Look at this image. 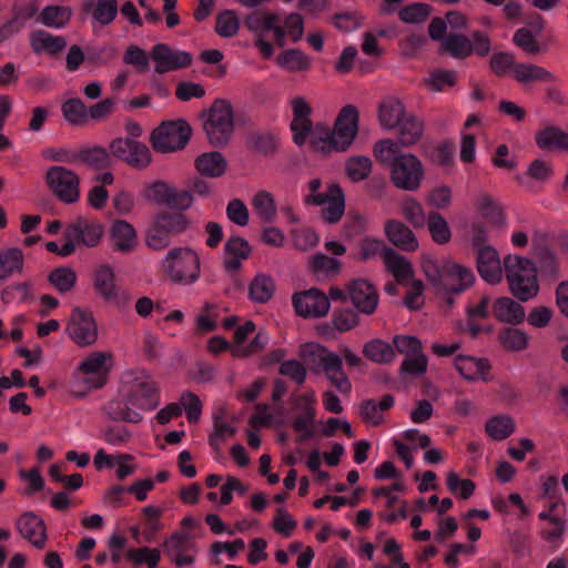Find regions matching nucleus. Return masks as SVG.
Here are the masks:
<instances>
[{
    "label": "nucleus",
    "instance_id": "69168bd1",
    "mask_svg": "<svg viewBox=\"0 0 568 568\" xmlns=\"http://www.w3.org/2000/svg\"><path fill=\"white\" fill-rule=\"evenodd\" d=\"M118 13L116 0H98L92 12L93 18L103 26L110 24Z\"/></svg>",
    "mask_w": 568,
    "mask_h": 568
},
{
    "label": "nucleus",
    "instance_id": "4c0bfd02",
    "mask_svg": "<svg viewBox=\"0 0 568 568\" xmlns=\"http://www.w3.org/2000/svg\"><path fill=\"white\" fill-rule=\"evenodd\" d=\"M23 267V253L18 247L0 251V281H4L14 272L20 273Z\"/></svg>",
    "mask_w": 568,
    "mask_h": 568
},
{
    "label": "nucleus",
    "instance_id": "79ce46f5",
    "mask_svg": "<svg viewBox=\"0 0 568 568\" xmlns=\"http://www.w3.org/2000/svg\"><path fill=\"white\" fill-rule=\"evenodd\" d=\"M78 162L92 166L97 170L110 165L111 159L108 151L102 146H92L77 151Z\"/></svg>",
    "mask_w": 568,
    "mask_h": 568
},
{
    "label": "nucleus",
    "instance_id": "7c9ffc66",
    "mask_svg": "<svg viewBox=\"0 0 568 568\" xmlns=\"http://www.w3.org/2000/svg\"><path fill=\"white\" fill-rule=\"evenodd\" d=\"M250 244L242 237H231L225 243V252L231 255L226 258L224 266L227 271H239L241 267V260H246L251 254Z\"/></svg>",
    "mask_w": 568,
    "mask_h": 568
},
{
    "label": "nucleus",
    "instance_id": "412c9836",
    "mask_svg": "<svg viewBox=\"0 0 568 568\" xmlns=\"http://www.w3.org/2000/svg\"><path fill=\"white\" fill-rule=\"evenodd\" d=\"M17 529L20 535L29 540L34 547L41 549L47 541L45 526L43 520L33 513H24L17 520Z\"/></svg>",
    "mask_w": 568,
    "mask_h": 568
},
{
    "label": "nucleus",
    "instance_id": "09e8293b",
    "mask_svg": "<svg viewBox=\"0 0 568 568\" xmlns=\"http://www.w3.org/2000/svg\"><path fill=\"white\" fill-rule=\"evenodd\" d=\"M142 514L144 516V541L152 542L155 536L163 529V525L160 521L162 510L159 507L150 505L142 509Z\"/></svg>",
    "mask_w": 568,
    "mask_h": 568
},
{
    "label": "nucleus",
    "instance_id": "774afa93",
    "mask_svg": "<svg viewBox=\"0 0 568 568\" xmlns=\"http://www.w3.org/2000/svg\"><path fill=\"white\" fill-rule=\"evenodd\" d=\"M454 151L453 142H444L434 148L429 154V160L438 166L450 168L454 164Z\"/></svg>",
    "mask_w": 568,
    "mask_h": 568
},
{
    "label": "nucleus",
    "instance_id": "f8f14e48",
    "mask_svg": "<svg viewBox=\"0 0 568 568\" xmlns=\"http://www.w3.org/2000/svg\"><path fill=\"white\" fill-rule=\"evenodd\" d=\"M112 366V357H85L74 373V378L88 389L101 388L106 383Z\"/></svg>",
    "mask_w": 568,
    "mask_h": 568
},
{
    "label": "nucleus",
    "instance_id": "4be33fe9",
    "mask_svg": "<svg viewBox=\"0 0 568 568\" xmlns=\"http://www.w3.org/2000/svg\"><path fill=\"white\" fill-rule=\"evenodd\" d=\"M396 128L397 140H394V144H397V150L415 145L424 133L423 121L413 113H407Z\"/></svg>",
    "mask_w": 568,
    "mask_h": 568
},
{
    "label": "nucleus",
    "instance_id": "4d7b16f0",
    "mask_svg": "<svg viewBox=\"0 0 568 568\" xmlns=\"http://www.w3.org/2000/svg\"><path fill=\"white\" fill-rule=\"evenodd\" d=\"M278 20L280 16L277 13L254 11L246 16L244 23L253 32L271 31Z\"/></svg>",
    "mask_w": 568,
    "mask_h": 568
},
{
    "label": "nucleus",
    "instance_id": "72a5a7b5",
    "mask_svg": "<svg viewBox=\"0 0 568 568\" xmlns=\"http://www.w3.org/2000/svg\"><path fill=\"white\" fill-rule=\"evenodd\" d=\"M536 143L542 150H568V133L556 126H548L536 135Z\"/></svg>",
    "mask_w": 568,
    "mask_h": 568
},
{
    "label": "nucleus",
    "instance_id": "f257e3e1",
    "mask_svg": "<svg viewBox=\"0 0 568 568\" xmlns=\"http://www.w3.org/2000/svg\"><path fill=\"white\" fill-rule=\"evenodd\" d=\"M121 399H112L104 406L105 414L115 422L139 423V410H153L160 405V389L144 369H131L121 377Z\"/></svg>",
    "mask_w": 568,
    "mask_h": 568
},
{
    "label": "nucleus",
    "instance_id": "864d4df0",
    "mask_svg": "<svg viewBox=\"0 0 568 568\" xmlns=\"http://www.w3.org/2000/svg\"><path fill=\"white\" fill-rule=\"evenodd\" d=\"M372 168V160L368 156L359 155L348 159L345 169L352 181L359 182L368 178Z\"/></svg>",
    "mask_w": 568,
    "mask_h": 568
},
{
    "label": "nucleus",
    "instance_id": "0eeeda50",
    "mask_svg": "<svg viewBox=\"0 0 568 568\" xmlns=\"http://www.w3.org/2000/svg\"><path fill=\"white\" fill-rule=\"evenodd\" d=\"M168 277L176 284H192L200 277V257L190 247L171 250L164 260Z\"/></svg>",
    "mask_w": 568,
    "mask_h": 568
},
{
    "label": "nucleus",
    "instance_id": "1a4fd4ad",
    "mask_svg": "<svg viewBox=\"0 0 568 568\" xmlns=\"http://www.w3.org/2000/svg\"><path fill=\"white\" fill-rule=\"evenodd\" d=\"M191 133V126L183 120L163 122L152 131L150 142L158 152H174L186 145Z\"/></svg>",
    "mask_w": 568,
    "mask_h": 568
},
{
    "label": "nucleus",
    "instance_id": "cd10ccee",
    "mask_svg": "<svg viewBox=\"0 0 568 568\" xmlns=\"http://www.w3.org/2000/svg\"><path fill=\"white\" fill-rule=\"evenodd\" d=\"M384 264L386 271L394 276L398 284H407L414 275L409 260L393 248L386 251Z\"/></svg>",
    "mask_w": 568,
    "mask_h": 568
},
{
    "label": "nucleus",
    "instance_id": "ddd939ff",
    "mask_svg": "<svg viewBox=\"0 0 568 568\" xmlns=\"http://www.w3.org/2000/svg\"><path fill=\"white\" fill-rule=\"evenodd\" d=\"M473 281V273L468 268L459 264L447 263L444 265L443 276L436 292L443 295L458 294L469 287ZM446 302L450 306L453 298L447 296Z\"/></svg>",
    "mask_w": 568,
    "mask_h": 568
},
{
    "label": "nucleus",
    "instance_id": "13d9d810",
    "mask_svg": "<svg viewBox=\"0 0 568 568\" xmlns=\"http://www.w3.org/2000/svg\"><path fill=\"white\" fill-rule=\"evenodd\" d=\"M48 281L60 292H70L77 282V274L70 267L54 268L48 276Z\"/></svg>",
    "mask_w": 568,
    "mask_h": 568
},
{
    "label": "nucleus",
    "instance_id": "6ab92c4d",
    "mask_svg": "<svg viewBox=\"0 0 568 568\" xmlns=\"http://www.w3.org/2000/svg\"><path fill=\"white\" fill-rule=\"evenodd\" d=\"M293 120L291 130L294 132L293 141L297 145H303L312 130V121L310 115L312 108L304 98H295L292 100Z\"/></svg>",
    "mask_w": 568,
    "mask_h": 568
},
{
    "label": "nucleus",
    "instance_id": "49530a36",
    "mask_svg": "<svg viewBox=\"0 0 568 568\" xmlns=\"http://www.w3.org/2000/svg\"><path fill=\"white\" fill-rule=\"evenodd\" d=\"M61 111L64 119L73 125H83L89 121L88 109L79 98L63 102Z\"/></svg>",
    "mask_w": 568,
    "mask_h": 568
},
{
    "label": "nucleus",
    "instance_id": "20e7f679",
    "mask_svg": "<svg viewBox=\"0 0 568 568\" xmlns=\"http://www.w3.org/2000/svg\"><path fill=\"white\" fill-rule=\"evenodd\" d=\"M504 266L510 292L515 297L526 302L537 295L539 285L536 268L528 258L509 255L505 258Z\"/></svg>",
    "mask_w": 568,
    "mask_h": 568
},
{
    "label": "nucleus",
    "instance_id": "dca6fc26",
    "mask_svg": "<svg viewBox=\"0 0 568 568\" xmlns=\"http://www.w3.org/2000/svg\"><path fill=\"white\" fill-rule=\"evenodd\" d=\"M151 59L155 63L159 74L186 68L192 63V55L185 51H175L164 43H159L151 51Z\"/></svg>",
    "mask_w": 568,
    "mask_h": 568
},
{
    "label": "nucleus",
    "instance_id": "2eb2a0df",
    "mask_svg": "<svg viewBox=\"0 0 568 568\" xmlns=\"http://www.w3.org/2000/svg\"><path fill=\"white\" fill-rule=\"evenodd\" d=\"M293 304L296 313L303 317H322L329 310L327 295L315 287L294 294Z\"/></svg>",
    "mask_w": 568,
    "mask_h": 568
},
{
    "label": "nucleus",
    "instance_id": "a878e982",
    "mask_svg": "<svg viewBox=\"0 0 568 568\" xmlns=\"http://www.w3.org/2000/svg\"><path fill=\"white\" fill-rule=\"evenodd\" d=\"M491 308L495 318L499 322L516 325L525 320L524 306L510 297L503 296L497 298Z\"/></svg>",
    "mask_w": 568,
    "mask_h": 568
},
{
    "label": "nucleus",
    "instance_id": "39448f33",
    "mask_svg": "<svg viewBox=\"0 0 568 568\" xmlns=\"http://www.w3.org/2000/svg\"><path fill=\"white\" fill-rule=\"evenodd\" d=\"M205 118L203 129L211 145L225 146L234 132V112L231 103L223 99L215 100L207 111L202 112Z\"/></svg>",
    "mask_w": 568,
    "mask_h": 568
},
{
    "label": "nucleus",
    "instance_id": "2f4dec72",
    "mask_svg": "<svg viewBox=\"0 0 568 568\" xmlns=\"http://www.w3.org/2000/svg\"><path fill=\"white\" fill-rule=\"evenodd\" d=\"M342 263L326 254H315L308 261V268L318 278H329L339 274Z\"/></svg>",
    "mask_w": 568,
    "mask_h": 568
},
{
    "label": "nucleus",
    "instance_id": "052dcab7",
    "mask_svg": "<svg viewBox=\"0 0 568 568\" xmlns=\"http://www.w3.org/2000/svg\"><path fill=\"white\" fill-rule=\"evenodd\" d=\"M430 14V7L427 3L416 2L399 10L398 17L405 23L424 22Z\"/></svg>",
    "mask_w": 568,
    "mask_h": 568
},
{
    "label": "nucleus",
    "instance_id": "e2e57ef3",
    "mask_svg": "<svg viewBox=\"0 0 568 568\" xmlns=\"http://www.w3.org/2000/svg\"><path fill=\"white\" fill-rule=\"evenodd\" d=\"M81 243L85 246H95L102 239L103 227L98 223L89 222L84 219H78Z\"/></svg>",
    "mask_w": 568,
    "mask_h": 568
},
{
    "label": "nucleus",
    "instance_id": "f03ea898",
    "mask_svg": "<svg viewBox=\"0 0 568 568\" xmlns=\"http://www.w3.org/2000/svg\"><path fill=\"white\" fill-rule=\"evenodd\" d=\"M393 139H382L375 142L373 155L376 161L388 168L392 184L403 191L419 190L425 179L423 162L413 153L397 150Z\"/></svg>",
    "mask_w": 568,
    "mask_h": 568
},
{
    "label": "nucleus",
    "instance_id": "f3484780",
    "mask_svg": "<svg viewBox=\"0 0 568 568\" xmlns=\"http://www.w3.org/2000/svg\"><path fill=\"white\" fill-rule=\"evenodd\" d=\"M296 408L300 409V413L293 419L292 427L300 435L297 443L302 444L315 436L316 410L313 407L312 399L306 395L298 397Z\"/></svg>",
    "mask_w": 568,
    "mask_h": 568
},
{
    "label": "nucleus",
    "instance_id": "5fc2aeb1",
    "mask_svg": "<svg viewBox=\"0 0 568 568\" xmlns=\"http://www.w3.org/2000/svg\"><path fill=\"white\" fill-rule=\"evenodd\" d=\"M126 558L135 566L145 564L149 568H156L161 560V552L156 548L144 546L128 550Z\"/></svg>",
    "mask_w": 568,
    "mask_h": 568
},
{
    "label": "nucleus",
    "instance_id": "473e14b6",
    "mask_svg": "<svg viewBox=\"0 0 568 568\" xmlns=\"http://www.w3.org/2000/svg\"><path fill=\"white\" fill-rule=\"evenodd\" d=\"M514 78L519 83H530L535 81L554 82L556 77L550 71L537 64L519 63L514 69Z\"/></svg>",
    "mask_w": 568,
    "mask_h": 568
},
{
    "label": "nucleus",
    "instance_id": "a19ab883",
    "mask_svg": "<svg viewBox=\"0 0 568 568\" xmlns=\"http://www.w3.org/2000/svg\"><path fill=\"white\" fill-rule=\"evenodd\" d=\"M165 554L171 557L180 552H192L195 545L191 534L184 530H176L168 537L163 542Z\"/></svg>",
    "mask_w": 568,
    "mask_h": 568
},
{
    "label": "nucleus",
    "instance_id": "b1692460",
    "mask_svg": "<svg viewBox=\"0 0 568 568\" xmlns=\"http://www.w3.org/2000/svg\"><path fill=\"white\" fill-rule=\"evenodd\" d=\"M454 365L460 375L468 381H488L490 364L487 357H454Z\"/></svg>",
    "mask_w": 568,
    "mask_h": 568
},
{
    "label": "nucleus",
    "instance_id": "37998d69",
    "mask_svg": "<svg viewBox=\"0 0 568 568\" xmlns=\"http://www.w3.org/2000/svg\"><path fill=\"white\" fill-rule=\"evenodd\" d=\"M485 428L493 439L500 442L508 438L515 432V424L511 417L497 415L487 420Z\"/></svg>",
    "mask_w": 568,
    "mask_h": 568
},
{
    "label": "nucleus",
    "instance_id": "7ed1b4c3",
    "mask_svg": "<svg viewBox=\"0 0 568 568\" xmlns=\"http://www.w3.org/2000/svg\"><path fill=\"white\" fill-rule=\"evenodd\" d=\"M324 138L317 136L310 144L315 152L328 154L331 151H345L358 131V111L354 105H345L334 124V130L324 129Z\"/></svg>",
    "mask_w": 568,
    "mask_h": 568
},
{
    "label": "nucleus",
    "instance_id": "c756f323",
    "mask_svg": "<svg viewBox=\"0 0 568 568\" xmlns=\"http://www.w3.org/2000/svg\"><path fill=\"white\" fill-rule=\"evenodd\" d=\"M195 168L201 175L219 178L226 170V160L220 152L203 153L195 160Z\"/></svg>",
    "mask_w": 568,
    "mask_h": 568
},
{
    "label": "nucleus",
    "instance_id": "338daca9",
    "mask_svg": "<svg viewBox=\"0 0 568 568\" xmlns=\"http://www.w3.org/2000/svg\"><path fill=\"white\" fill-rule=\"evenodd\" d=\"M447 487L453 494L458 495L463 499H468L475 490L473 480L462 479L454 471L447 475Z\"/></svg>",
    "mask_w": 568,
    "mask_h": 568
},
{
    "label": "nucleus",
    "instance_id": "e433bc0d",
    "mask_svg": "<svg viewBox=\"0 0 568 568\" xmlns=\"http://www.w3.org/2000/svg\"><path fill=\"white\" fill-rule=\"evenodd\" d=\"M114 247L121 252L131 251L136 243V233L131 224L116 221L112 227Z\"/></svg>",
    "mask_w": 568,
    "mask_h": 568
},
{
    "label": "nucleus",
    "instance_id": "603ef678",
    "mask_svg": "<svg viewBox=\"0 0 568 568\" xmlns=\"http://www.w3.org/2000/svg\"><path fill=\"white\" fill-rule=\"evenodd\" d=\"M275 284L270 276L266 275H257L254 277L250 285V295L251 297L258 302L264 303L267 302L274 293Z\"/></svg>",
    "mask_w": 568,
    "mask_h": 568
},
{
    "label": "nucleus",
    "instance_id": "aec40b11",
    "mask_svg": "<svg viewBox=\"0 0 568 568\" xmlns=\"http://www.w3.org/2000/svg\"><path fill=\"white\" fill-rule=\"evenodd\" d=\"M385 234L388 241L397 248L405 252H415L418 241L408 225L398 220L385 222Z\"/></svg>",
    "mask_w": 568,
    "mask_h": 568
},
{
    "label": "nucleus",
    "instance_id": "3c124183",
    "mask_svg": "<svg viewBox=\"0 0 568 568\" xmlns=\"http://www.w3.org/2000/svg\"><path fill=\"white\" fill-rule=\"evenodd\" d=\"M400 212L414 227H423L426 216L422 204L414 197L407 196L400 203Z\"/></svg>",
    "mask_w": 568,
    "mask_h": 568
},
{
    "label": "nucleus",
    "instance_id": "9d476101",
    "mask_svg": "<svg viewBox=\"0 0 568 568\" xmlns=\"http://www.w3.org/2000/svg\"><path fill=\"white\" fill-rule=\"evenodd\" d=\"M45 182L52 193L64 203H74L80 196V179L63 166H51L45 173Z\"/></svg>",
    "mask_w": 568,
    "mask_h": 568
},
{
    "label": "nucleus",
    "instance_id": "5701e85b",
    "mask_svg": "<svg viewBox=\"0 0 568 568\" xmlns=\"http://www.w3.org/2000/svg\"><path fill=\"white\" fill-rule=\"evenodd\" d=\"M477 267L479 274L490 283L501 280L503 271L498 253L491 246L479 247L477 251Z\"/></svg>",
    "mask_w": 568,
    "mask_h": 568
},
{
    "label": "nucleus",
    "instance_id": "f704fd0d",
    "mask_svg": "<svg viewBox=\"0 0 568 568\" xmlns=\"http://www.w3.org/2000/svg\"><path fill=\"white\" fill-rule=\"evenodd\" d=\"M31 47L34 52L48 51L51 54L61 52L67 47L64 38L52 36L43 30L34 31L30 38Z\"/></svg>",
    "mask_w": 568,
    "mask_h": 568
},
{
    "label": "nucleus",
    "instance_id": "6e6d98bb",
    "mask_svg": "<svg viewBox=\"0 0 568 568\" xmlns=\"http://www.w3.org/2000/svg\"><path fill=\"white\" fill-rule=\"evenodd\" d=\"M126 558L135 566L145 564L149 568H156L161 560V552L156 548L144 546L128 550Z\"/></svg>",
    "mask_w": 568,
    "mask_h": 568
},
{
    "label": "nucleus",
    "instance_id": "0e129e2a",
    "mask_svg": "<svg viewBox=\"0 0 568 568\" xmlns=\"http://www.w3.org/2000/svg\"><path fill=\"white\" fill-rule=\"evenodd\" d=\"M566 531V520L558 519L548 524L540 529V537L542 540L552 544V547L557 549L562 540Z\"/></svg>",
    "mask_w": 568,
    "mask_h": 568
},
{
    "label": "nucleus",
    "instance_id": "680f3d73",
    "mask_svg": "<svg viewBox=\"0 0 568 568\" xmlns=\"http://www.w3.org/2000/svg\"><path fill=\"white\" fill-rule=\"evenodd\" d=\"M394 352L402 355H423L422 341L413 335H396L393 338Z\"/></svg>",
    "mask_w": 568,
    "mask_h": 568
},
{
    "label": "nucleus",
    "instance_id": "de8ad7c7",
    "mask_svg": "<svg viewBox=\"0 0 568 568\" xmlns=\"http://www.w3.org/2000/svg\"><path fill=\"white\" fill-rule=\"evenodd\" d=\"M498 341L506 351L520 352L528 345V335L518 328L507 327L499 333Z\"/></svg>",
    "mask_w": 568,
    "mask_h": 568
},
{
    "label": "nucleus",
    "instance_id": "423d86ee",
    "mask_svg": "<svg viewBox=\"0 0 568 568\" xmlns=\"http://www.w3.org/2000/svg\"><path fill=\"white\" fill-rule=\"evenodd\" d=\"M321 179H313L308 182L310 194L304 202L308 205L325 206L322 210V217L329 224L337 223L345 211L344 192L338 184L331 183L326 190L321 192Z\"/></svg>",
    "mask_w": 568,
    "mask_h": 568
},
{
    "label": "nucleus",
    "instance_id": "a18cd8bd",
    "mask_svg": "<svg viewBox=\"0 0 568 568\" xmlns=\"http://www.w3.org/2000/svg\"><path fill=\"white\" fill-rule=\"evenodd\" d=\"M71 16L69 7L48 6L41 11L39 19L47 27L62 28L70 21Z\"/></svg>",
    "mask_w": 568,
    "mask_h": 568
},
{
    "label": "nucleus",
    "instance_id": "ea45409f",
    "mask_svg": "<svg viewBox=\"0 0 568 568\" xmlns=\"http://www.w3.org/2000/svg\"><path fill=\"white\" fill-rule=\"evenodd\" d=\"M94 287L103 298H116L115 276L110 266L103 265L95 272Z\"/></svg>",
    "mask_w": 568,
    "mask_h": 568
},
{
    "label": "nucleus",
    "instance_id": "bf43d9fd",
    "mask_svg": "<svg viewBox=\"0 0 568 568\" xmlns=\"http://www.w3.org/2000/svg\"><path fill=\"white\" fill-rule=\"evenodd\" d=\"M240 28L239 18L233 10H223L216 17L215 31L224 38L233 37Z\"/></svg>",
    "mask_w": 568,
    "mask_h": 568
},
{
    "label": "nucleus",
    "instance_id": "58836bf2",
    "mask_svg": "<svg viewBox=\"0 0 568 568\" xmlns=\"http://www.w3.org/2000/svg\"><path fill=\"white\" fill-rule=\"evenodd\" d=\"M252 205L263 222L271 223L275 220L277 207L275 199L270 192L258 191L252 200Z\"/></svg>",
    "mask_w": 568,
    "mask_h": 568
},
{
    "label": "nucleus",
    "instance_id": "c9c22d12",
    "mask_svg": "<svg viewBox=\"0 0 568 568\" xmlns=\"http://www.w3.org/2000/svg\"><path fill=\"white\" fill-rule=\"evenodd\" d=\"M440 49L456 59H466L473 53V42L465 34L450 33L443 40Z\"/></svg>",
    "mask_w": 568,
    "mask_h": 568
},
{
    "label": "nucleus",
    "instance_id": "8fccbe9b",
    "mask_svg": "<svg viewBox=\"0 0 568 568\" xmlns=\"http://www.w3.org/2000/svg\"><path fill=\"white\" fill-rule=\"evenodd\" d=\"M427 226L432 239L438 244H446L450 241V229L446 220L437 212H430L427 219Z\"/></svg>",
    "mask_w": 568,
    "mask_h": 568
},
{
    "label": "nucleus",
    "instance_id": "c03bdc74",
    "mask_svg": "<svg viewBox=\"0 0 568 568\" xmlns=\"http://www.w3.org/2000/svg\"><path fill=\"white\" fill-rule=\"evenodd\" d=\"M277 63L291 72L306 71L311 67L310 58L297 49L285 50L277 57Z\"/></svg>",
    "mask_w": 568,
    "mask_h": 568
},
{
    "label": "nucleus",
    "instance_id": "bb28decb",
    "mask_svg": "<svg viewBox=\"0 0 568 568\" xmlns=\"http://www.w3.org/2000/svg\"><path fill=\"white\" fill-rule=\"evenodd\" d=\"M395 399L392 394L383 395L377 403L375 399H365L359 406V413L366 424L378 426L384 422L383 413L394 406Z\"/></svg>",
    "mask_w": 568,
    "mask_h": 568
},
{
    "label": "nucleus",
    "instance_id": "4468645a",
    "mask_svg": "<svg viewBox=\"0 0 568 568\" xmlns=\"http://www.w3.org/2000/svg\"><path fill=\"white\" fill-rule=\"evenodd\" d=\"M68 333L78 345L93 344L98 338V328L91 312L75 307L70 316Z\"/></svg>",
    "mask_w": 568,
    "mask_h": 568
},
{
    "label": "nucleus",
    "instance_id": "c85d7f7f",
    "mask_svg": "<svg viewBox=\"0 0 568 568\" xmlns=\"http://www.w3.org/2000/svg\"><path fill=\"white\" fill-rule=\"evenodd\" d=\"M320 359L326 377L337 390L348 393L352 385L343 371V357H320Z\"/></svg>",
    "mask_w": 568,
    "mask_h": 568
},
{
    "label": "nucleus",
    "instance_id": "a211bd4d",
    "mask_svg": "<svg viewBox=\"0 0 568 568\" xmlns=\"http://www.w3.org/2000/svg\"><path fill=\"white\" fill-rule=\"evenodd\" d=\"M347 294L353 305L362 313L372 314L378 304V294L369 282L355 280L347 285Z\"/></svg>",
    "mask_w": 568,
    "mask_h": 568
},
{
    "label": "nucleus",
    "instance_id": "6e6552de",
    "mask_svg": "<svg viewBox=\"0 0 568 568\" xmlns=\"http://www.w3.org/2000/svg\"><path fill=\"white\" fill-rule=\"evenodd\" d=\"M190 226L186 215L178 212L159 213L146 233V245L152 250H163L170 246L171 237L183 233Z\"/></svg>",
    "mask_w": 568,
    "mask_h": 568
},
{
    "label": "nucleus",
    "instance_id": "9b49d317",
    "mask_svg": "<svg viewBox=\"0 0 568 568\" xmlns=\"http://www.w3.org/2000/svg\"><path fill=\"white\" fill-rule=\"evenodd\" d=\"M110 150L115 158L136 169L146 168L152 161L151 152L145 144L128 138L113 140Z\"/></svg>",
    "mask_w": 568,
    "mask_h": 568
},
{
    "label": "nucleus",
    "instance_id": "393cba45",
    "mask_svg": "<svg viewBox=\"0 0 568 568\" xmlns=\"http://www.w3.org/2000/svg\"><path fill=\"white\" fill-rule=\"evenodd\" d=\"M378 121L385 129H395L398 123L407 115L402 100L396 97L384 99L378 105Z\"/></svg>",
    "mask_w": 568,
    "mask_h": 568
}]
</instances>
